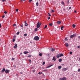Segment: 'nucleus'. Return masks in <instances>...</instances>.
<instances>
[{"mask_svg":"<svg viewBox=\"0 0 80 80\" xmlns=\"http://www.w3.org/2000/svg\"><path fill=\"white\" fill-rule=\"evenodd\" d=\"M25 26H26V27H27V26H28V24L27 23H25Z\"/></svg>","mask_w":80,"mask_h":80,"instance_id":"20","label":"nucleus"},{"mask_svg":"<svg viewBox=\"0 0 80 80\" xmlns=\"http://www.w3.org/2000/svg\"><path fill=\"white\" fill-rule=\"evenodd\" d=\"M23 53L25 55L26 54H27V53H28V52L25 51Z\"/></svg>","mask_w":80,"mask_h":80,"instance_id":"10","label":"nucleus"},{"mask_svg":"<svg viewBox=\"0 0 80 80\" xmlns=\"http://www.w3.org/2000/svg\"><path fill=\"white\" fill-rule=\"evenodd\" d=\"M23 1H25V0H22Z\"/></svg>","mask_w":80,"mask_h":80,"instance_id":"57","label":"nucleus"},{"mask_svg":"<svg viewBox=\"0 0 80 80\" xmlns=\"http://www.w3.org/2000/svg\"><path fill=\"white\" fill-rule=\"evenodd\" d=\"M4 13L5 14H6L7 13V11H5L4 12Z\"/></svg>","mask_w":80,"mask_h":80,"instance_id":"40","label":"nucleus"},{"mask_svg":"<svg viewBox=\"0 0 80 80\" xmlns=\"http://www.w3.org/2000/svg\"><path fill=\"white\" fill-rule=\"evenodd\" d=\"M24 23H27V21H25V22H24Z\"/></svg>","mask_w":80,"mask_h":80,"instance_id":"55","label":"nucleus"},{"mask_svg":"<svg viewBox=\"0 0 80 80\" xmlns=\"http://www.w3.org/2000/svg\"><path fill=\"white\" fill-rule=\"evenodd\" d=\"M69 9H71V7H69Z\"/></svg>","mask_w":80,"mask_h":80,"instance_id":"53","label":"nucleus"},{"mask_svg":"<svg viewBox=\"0 0 80 80\" xmlns=\"http://www.w3.org/2000/svg\"><path fill=\"white\" fill-rule=\"evenodd\" d=\"M52 52H54V51H55V49L54 48H52Z\"/></svg>","mask_w":80,"mask_h":80,"instance_id":"23","label":"nucleus"},{"mask_svg":"<svg viewBox=\"0 0 80 80\" xmlns=\"http://www.w3.org/2000/svg\"><path fill=\"white\" fill-rule=\"evenodd\" d=\"M16 75H18V74H16Z\"/></svg>","mask_w":80,"mask_h":80,"instance_id":"62","label":"nucleus"},{"mask_svg":"<svg viewBox=\"0 0 80 80\" xmlns=\"http://www.w3.org/2000/svg\"><path fill=\"white\" fill-rule=\"evenodd\" d=\"M50 17H49L48 18V20H50Z\"/></svg>","mask_w":80,"mask_h":80,"instance_id":"48","label":"nucleus"},{"mask_svg":"<svg viewBox=\"0 0 80 80\" xmlns=\"http://www.w3.org/2000/svg\"><path fill=\"white\" fill-rule=\"evenodd\" d=\"M15 60V58H12V60Z\"/></svg>","mask_w":80,"mask_h":80,"instance_id":"36","label":"nucleus"},{"mask_svg":"<svg viewBox=\"0 0 80 80\" xmlns=\"http://www.w3.org/2000/svg\"><path fill=\"white\" fill-rule=\"evenodd\" d=\"M74 12H75V13H76L77 12V11H76V10L74 11Z\"/></svg>","mask_w":80,"mask_h":80,"instance_id":"50","label":"nucleus"},{"mask_svg":"<svg viewBox=\"0 0 80 80\" xmlns=\"http://www.w3.org/2000/svg\"><path fill=\"white\" fill-rule=\"evenodd\" d=\"M29 2H31L32 1V0H29Z\"/></svg>","mask_w":80,"mask_h":80,"instance_id":"44","label":"nucleus"},{"mask_svg":"<svg viewBox=\"0 0 80 80\" xmlns=\"http://www.w3.org/2000/svg\"><path fill=\"white\" fill-rule=\"evenodd\" d=\"M69 54H70V55H72V52H70L69 53Z\"/></svg>","mask_w":80,"mask_h":80,"instance_id":"33","label":"nucleus"},{"mask_svg":"<svg viewBox=\"0 0 80 80\" xmlns=\"http://www.w3.org/2000/svg\"><path fill=\"white\" fill-rule=\"evenodd\" d=\"M78 38H80V36H78Z\"/></svg>","mask_w":80,"mask_h":80,"instance_id":"54","label":"nucleus"},{"mask_svg":"<svg viewBox=\"0 0 80 80\" xmlns=\"http://www.w3.org/2000/svg\"><path fill=\"white\" fill-rule=\"evenodd\" d=\"M60 80H67V78L65 77L60 78Z\"/></svg>","mask_w":80,"mask_h":80,"instance_id":"5","label":"nucleus"},{"mask_svg":"<svg viewBox=\"0 0 80 80\" xmlns=\"http://www.w3.org/2000/svg\"><path fill=\"white\" fill-rule=\"evenodd\" d=\"M45 71H47V69L45 70Z\"/></svg>","mask_w":80,"mask_h":80,"instance_id":"60","label":"nucleus"},{"mask_svg":"<svg viewBox=\"0 0 80 80\" xmlns=\"http://www.w3.org/2000/svg\"><path fill=\"white\" fill-rule=\"evenodd\" d=\"M15 39H13L12 40L13 42H15Z\"/></svg>","mask_w":80,"mask_h":80,"instance_id":"30","label":"nucleus"},{"mask_svg":"<svg viewBox=\"0 0 80 80\" xmlns=\"http://www.w3.org/2000/svg\"><path fill=\"white\" fill-rule=\"evenodd\" d=\"M57 23H58V24H60V23H61V21H58L57 22Z\"/></svg>","mask_w":80,"mask_h":80,"instance_id":"14","label":"nucleus"},{"mask_svg":"<svg viewBox=\"0 0 80 80\" xmlns=\"http://www.w3.org/2000/svg\"><path fill=\"white\" fill-rule=\"evenodd\" d=\"M75 24H73V25H72V27L73 28H75Z\"/></svg>","mask_w":80,"mask_h":80,"instance_id":"18","label":"nucleus"},{"mask_svg":"<svg viewBox=\"0 0 80 80\" xmlns=\"http://www.w3.org/2000/svg\"><path fill=\"white\" fill-rule=\"evenodd\" d=\"M76 36V34H74L72 35H71L70 36V38H72L73 37H75Z\"/></svg>","mask_w":80,"mask_h":80,"instance_id":"3","label":"nucleus"},{"mask_svg":"<svg viewBox=\"0 0 80 80\" xmlns=\"http://www.w3.org/2000/svg\"><path fill=\"white\" fill-rule=\"evenodd\" d=\"M78 48H80V46H78Z\"/></svg>","mask_w":80,"mask_h":80,"instance_id":"42","label":"nucleus"},{"mask_svg":"<svg viewBox=\"0 0 80 80\" xmlns=\"http://www.w3.org/2000/svg\"><path fill=\"white\" fill-rule=\"evenodd\" d=\"M60 57H62V56H63V54H61L60 55Z\"/></svg>","mask_w":80,"mask_h":80,"instance_id":"25","label":"nucleus"},{"mask_svg":"<svg viewBox=\"0 0 80 80\" xmlns=\"http://www.w3.org/2000/svg\"><path fill=\"white\" fill-rule=\"evenodd\" d=\"M52 66H53V65L49 66L48 67H47L46 68H50V67H52Z\"/></svg>","mask_w":80,"mask_h":80,"instance_id":"15","label":"nucleus"},{"mask_svg":"<svg viewBox=\"0 0 80 80\" xmlns=\"http://www.w3.org/2000/svg\"><path fill=\"white\" fill-rule=\"evenodd\" d=\"M32 57V55H29L28 56V57Z\"/></svg>","mask_w":80,"mask_h":80,"instance_id":"31","label":"nucleus"},{"mask_svg":"<svg viewBox=\"0 0 80 80\" xmlns=\"http://www.w3.org/2000/svg\"><path fill=\"white\" fill-rule=\"evenodd\" d=\"M24 37H27V34H24Z\"/></svg>","mask_w":80,"mask_h":80,"instance_id":"28","label":"nucleus"},{"mask_svg":"<svg viewBox=\"0 0 80 80\" xmlns=\"http://www.w3.org/2000/svg\"><path fill=\"white\" fill-rule=\"evenodd\" d=\"M22 1H23V0H21V2H22Z\"/></svg>","mask_w":80,"mask_h":80,"instance_id":"59","label":"nucleus"},{"mask_svg":"<svg viewBox=\"0 0 80 80\" xmlns=\"http://www.w3.org/2000/svg\"><path fill=\"white\" fill-rule=\"evenodd\" d=\"M34 39L35 40H39V37L38 36H36L34 38Z\"/></svg>","mask_w":80,"mask_h":80,"instance_id":"2","label":"nucleus"},{"mask_svg":"<svg viewBox=\"0 0 80 80\" xmlns=\"http://www.w3.org/2000/svg\"><path fill=\"white\" fill-rule=\"evenodd\" d=\"M29 62H30V63H31V62H32V61H31V60H30V59H29Z\"/></svg>","mask_w":80,"mask_h":80,"instance_id":"38","label":"nucleus"},{"mask_svg":"<svg viewBox=\"0 0 80 80\" xmlns=\"http://www.w3.org/2000/svg\"><path fill=\"white\" fill-rule=\"evenodd\" d=\"M33 72H35V70H33Z\"/></svg>","mask_w":80,"mask_h":80,"instance_id":"52","label":"nucleus"},{"mask_svg":"<svg viewBox=\"0 0 80 80\" xmlns=\"http://www.w3.org/2000/svg\"><path fill=\"white\" fill-rule=\"evenodd\" d=\"M39 56H42V53H40L39 54Z\"/></svg>","mask_w":80,"mask_h":80,"instance_id":"29","label":"nucleus"},{"mask_svg":"<svg viewBox=\"0 0 80 80\" xmlns=\"http://www.w3.org/2000/svg\"><path fill=\"white\" fill-rule=\"evenodd\" d=\"M37 30H38V28H36L35 29V32H37Z\"/></svg>","mask_w":80,"mask_h":80,"instance_id":"22","label":"nucleus"},{"mask_svg":"<svg viewBox=\"0 0 80 80\" xmlns=\"http://www.w3.org/2000/svg\"><path fill=\"white\" fill-rule=\"evenodd\" d=\"M68 70V68H63L62 69V71H66V70Z\"/></svg>","mask_w":80,"mask_h":80,"instance_id":"4","label":"nucleus"},{"mask_svg":"<svg viewBox=\"0 0 80 80\" xmlns=\"http://www.w3.org/2000/svg\"><path fill=\"white\" fill-rule=\"evenodd\" d=\"M65 40H66V41H67V40H68V39L67 38H65Z\"/></svg>","mask_w":80,"mask_h":80,"instance_id":"35","label":"nucleus"},{"mask_svg":"<svg viewBox=\"0 0 80 80\" xmlns=\"http://www.w3.org/2000/svg\"><path fill=\"white\" fill-rule=\"evenodd\" d=\"M5 1H6V0H2V2H4Z\"/></svg>","mask_w":80,"mask_h":80,"instance_id":"32","label":"nucleus"},{"mask_svg":"<svg viewBox=\"0 0 80 80\" xmlns=\"http://www.w3.org/2000/svg\"><path fill=\"white\" fill-rule=\"evenodd\" d=\"M62 4L63 5V6H65V3H64V2L63 1H62L61 2Z\"/></svg>","mask_w":80,"mask_h":80,"instance_id":"13","label":"nucleus"},{"mask_svg":"<svg viewBox=\"0 0 80 80\" xmlns=\"http://www.w3.org/2000/svg\"><path fill=\"white\" fill-rule=\"evenodd\" d=\"M13 27H16V24H14L13 25Z\"/></svg>","mask_w":80,"mask_h":80,"instance_id":"34","label":"nucleus"},{"mask_svg":"<svg viewBox=\"0 0 80 80\" xmlns=\"http://www.w3.org/2000/svg\"><path fill=\"white\" fill-rule=\"evenodd\" d=\"M56 60H57V59L55 58V57H53L52 58V60H54V61H56Z\"/></svg>","mask_w":80,"mask_h":80,"instance_id":"11","label":"nucleus"},{"mask_svg":"<svg viewBox=\"0 0 80 80\" xmlns=\"http://www.w3.org/2000/svg\"><path fill=\"white\" fill-rule=\"evenodd\" d=\"M19 34H20V32H18L17 33V35H19Z\"/></svg>","mask_w":80,"mask_h":80,"instance_id":"26","label":"nucleus"},{"mask_svg":"<svg viewBox=\"0 0 80 80\" xmlns=\"http://www.w3.org/2000/svg\"><path fill=\"white\" fill-rule=\"evenodd\" d=\"M42 25V23H41V22H38L37 23V28H39L40 27V26Z\"/></svg>","mask_w":80,"mask_h":80,"instance_id":"1","label":"nucleus"},{"mask_svg":"<svg viewBox=\"0 0 80 80\" xmlns=\"http://www.w3.org/2000/svg\"><path fill=\"white\" fill-rule=\"evenodd\" d=\"M49 25L50 26H52L53 25V24H52V23H50L49 24Z\"/></svg>","mask_w":80,"mask_h":80,"instance_id":"27","label":"nucleus"},{"mask_svg":"<svg viewBox=\"0 0 80 80\" xmlns=\"http://www.w3.org/2000/svg\"><path fill=\"white\" fill-rule=\"evenodd\" d=\"M45 80H47V79H46Z\"/></svg>","mask_w":80,"mask_h":80,"instance_id":"63","label":"nucleus"},{"mask_svg":"<svg viewBox=\"0 0 80 80\" xmlns=\"http://www.w3.org/2000/svg\"><path fill=\"white\" fill-rule=\"evenodd\" d=\"M36 6H38V2H37L36 3Z\"/></svg>","mask_w":80,"mask_h":80,"instance_id":"24","label":"nucleus"},{"mask_svg":"<svg viewBox=\"0 0 80 80\" xmlns=\"http://www.w3.org/2000/svg\"><path fill=\"white\" fill-rule=\"evenodd\" d=\"M9 72H10V70H8L7 69H6L5 71V72L6 73H9Z\"/></svg>","mask_w":80,"mask_h":80,"instance_id":"7","label":"nucleus"},{"mask_svg":"<svg viewBox=\"0 0 80 80\" xmlns=\"http://www.w3.org/2000/svg\"><path fill=\"white\" fill-rule=\"evenodd\" d=\"M5 71V68H3L2 70L1 71V73H3V72H4Z\"/></svg>","mask_w":80,"mask_h":80,"instance_id":"8","label":"nucleus"},{"mask_svg":"<svg viewBox=\"0 0 80 80\" xmlns=\"http://www.w3.org/2000/svg\"><path fill=\"white\" fill-rule=\"evenodd\" d=\"M48 16H49V17H50V16H51V15H50V13H48Z\"/></svg>","mask_w":80,"mask_h":80,"instance_id":"37","label":"nucleus"},{"mask_svg":"<svg viewBox=\"0 0 80 80\" xmlns=\"http://www.w3.org/2000/svg\"><path fill=\"white\" fill-rule=\"evenodd\" d=\"M2 18H5V15L2 16Z\"/></svg>","mask_w":80,"mask_h":80,"instance_id":"43","label":"nucleus"},{"mask_svg":"<svg viewBox=\"0 0 80 80\" xmlns=\"http://www.w3.org/2000/svg\"><path fill=\"white\" fill-rule=\"evenodd\" d=\"M47 27V25H45V27L44 28H46Z\"/></svg>","mask_w":80,"mask_h":80,"instance_id":"21","label":"nucleus"},{"mask_svg":"<svg viewBox=\"0 0 80 80\" xmlns=\"http://www.w3.org/2000/svg\"><path fill=\"white\" fill-rule=\"evenodd\" d=\"M56 57L57 58H60V57H60V54H58L57 56H56Z\"/></svg>","mask_w":80,"mask_h":80,"instance_id":"9","label":"nucleus"},{"mask_svg":"<svg viewBox=\"0 0 80 80\" xmlns=\"http://www.w3.org/2000/svg\"><path fill=\"white\" fill-rule=\"evenodd\" d=\"M45 62H43V64L42 65H45Z\"/></svg>","mask_w":80,"mask_h":80,"instance_id":"39","label":"nucleus"},{"mask_svg":"<svg viewBox=\"0 0 80 80\" xmlns=\"http://www.w3.org/2000/svg\"><path fill=\"white\" fill-rule=\"evenodd\" d=\"M20 74H21V75H22L23 74V73H22V72H20Z\"/></svg>","mask_w":80,"mask_h":80,"instance_id":"51","label":"nucleus"},{"mask_svg":"<svg viewBox=\"0 0 80 80\" xmlns=\"http://www.w3.org/2000/svg\"><path fill=\"white\" fill-rule=\"evenodd\" d=\"M64 28V27H63V26H62V27H61V30H63V28Z\"/></svg>","mask_w":80,"mask_h":80,"instance_id":"19","label":"nucleus"},{"mask_svg":"<svg viewBox=\"0 0 80 80\" xmlns=\"http://www.w3.org/2000/svg\"><path fill=\"white\" fill-rule=\"evenodd\" d=\"M21 27H23V25H21Z\"/></svg>","mask_w":80,"mask_h":80,"instance_id":"56","label":"nucleus"},{"mask_svg":"<svg viewBox=\"0 0 80 80\" xmlns=\"http://www.w3.org/2000/svg\"><path fill=\"white\" fill-rule=\"evenodd\" d=\"M55 12V11H54V10H52V12Z\"/></svg>","mask_w":80,"mask_h":80,"instance_id":"47","label":"nucleus"},{"mask_svg":"<svg viewBox=\"0 0 80 80\" xmlns=\"http://www.w3.org/2000/svg\"><path fill=\"white\" fill-rule=\"evenodd\" d=\"M41 73H42V72H41Z\"/></svg>","mask_w":80,"mask_h":80,"instance_id":"64","label":"nucleus"},{"mask_svg":"<svg viewBox=\"0 0 80 80\" xmlns=\"http://www.w3.org/2000/svg\"><path fill=\"white\" fill-rule=\"evenodd\" d=\"M16 11L17 12L18 11V9H16Z\"/></svg>","mask_w":80,"mask_h":80,"instance_id":"45","label":"nucleus"},{"mask_svg":"<svg viewBox=\"0 0 80 80\" xmlns=\"http://www.w3.org/2000/svg\"><path fill=\"white\" fill-rule=\"evenodd\" d=\"M62 61V59H59L58 60V61L59 62H61Z\"/></svg>","mask_w":80,"mask_h":80,"instance_id":"16","label":"nucleus"},{"mask_svg":"<svg viewBox=\"0 0 80 80\" xmlns=\"http://www.w3.org/2000/svg\"><path fill=\"white\" fill-rule=\"evenodd\" d=\"M14 46L13 47L14 48H17V44L16 43L14 44Z\"/></svg>","mask_w":80,"mask_h":80,"instance_id":"6","label":"nucleus"},{"mask_svg":"<svg viewBox=\"0 0 80 80\" xmlns=\"http://www.w3.org/2000/svg\"><path fill=\"white\" fill-rule=\"evenodd\" d=\"M78 72H80V69H79L78 70Z\"/></svg>","mask_w":80,"mask_h":80,"instance_id":"41","label":"nucleus"},{"mask_svg":"<svg viewBox=\"0 0 80 80\" xmlns=\"http://www.w3.org/2000/svg\"><path fill=\"white\" fill-rule=\"evenodd\" d=\"M38 74H39V75H40L41 74V73L40 72H39L38 73Z\"/></svg>","mask_w":80,"mask_h":80,"instance_id":"46","label":"nucleus"},{"mask_svg":"<svg viewBox=\"0 0 80 80\" xmlns=\"http://www.w3.org/2000/svg\"><path fill=\"white\" fill-rule=\"evenodd\" d=\"M58 68L59 69H60L61 68H62V67H61V66H59Z\"/></svg>","mask_w":80,"mask_h":80,"instance_id":"17","label":"nucleus"},{"mask_svg":"<svg viewBox=\"0 0 80 80\" xmlns=\"http://www.w3.org/2000/svg\"><path fill=\"white\" fill-rule=\"evenodd\" d=\"M2 26V24H0V28H1V26Z\"/></svg>","mask_w":80,"mask_h":80,"instance_id":"49","label":"nucleus"},{"mask_svg":"<svg viewBox=\"0 0 80 80\" xmlns=\"http://www.w3.org/2000/svg\"><path fill=\"white\" fill-rule=\"evenodd\" d=\"M65 46H66V47H68V43H66L65 44Z\"/></svg>","mask_w":80,"mask_h":80,"instance_id":"12","label":"nucleus"},{"mask_svg":"<svg viewBox=\"0 0 80 80\" xmlns=\"http://www.w3.org/2000/svg\"><path fill=\"white\" fill-rule=\"evenodd\" d=\"M1 40V39L0 38V41Z\"/></svg>","mask_w":80,"mask_h":80,"instance_id":"58","label":"nucleus"},{"mask_svg":"<svg viewBox=\"0 0 80 80\" xmlns=\"http://www.w3.org/2000/svg\"><path fill=\"white\" fill-rule=\"evenodd\" d=\"M62 65H64V64H62Z\"/></svg>","mask_w":80,"mask_h":80,"instance_id":"61","label":"nucleus"}]
</instances>
